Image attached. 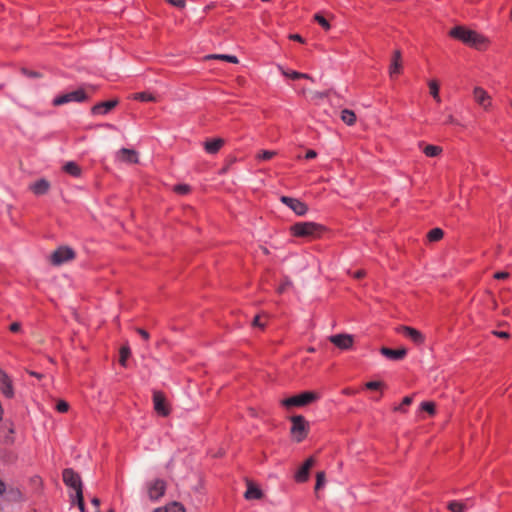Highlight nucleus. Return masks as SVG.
I'll use <instances>...</instances> for the list:
<instances>
[{
  "instance_id": "43",
  "label": "nucleus",
  "mask_w": 512,
  "mask_h": 512,
  "mask_svg": "<svg viewBox=\"0 0 512 512\" xmlns=\"http://www.w3.org/2000/svg\"><path fill=\"white\" fill-rule=\"evenodd\" d=\"M56 409H57V411H59L61 413H65L69 409V404L64 400H60L56 404Z\"/></svg>"
},
{
  "instance_id": "10",
  "label": "nucleus",
  "mask_w": 512,
  "mask_h": 512,
  "mask_svg": "<svg viewBox=\"0 0 512 512\" xmlns=\"http://www.w3.org/2000/svg\"><path fill=\"white\" fill-rule=\"evenodd\" d=\"M281 202L287 205L291 210H293L297 215L302 216L308 211V207L302 201L291 198L288 196H282Z\"/></svg>"
},
{
  "instance_id": "41",
  "label": "nucleus",
  "mask_w": 512,
  "mask_h": 512,
  "mask_svg": "<svg viewBox=\"0 0 512 512\" xmlns=\"http://www.w3.org/2000/svg\"><path fill=\"white\" fill-rule=\"evenodd\" d=\"M365 387L369 390H379L383 387V383L379 381H370L365 384Z\"/></svg>"
},
{
  "instance_id": "46",
  "label": "nucleus",
  "mask_w": 512,
  "mask_h": 512,
  "mask_svg": "<svg viewBox=\"0 0 512 512\" xmlns=\"http://www.w3.org/2000/svg\"><path fill=\"white\" fill-rule=\"evenodd\" d=\"M10 331L13 333H17L21 330V324L19 322H14L9 327Z\"/></svg>"
},
{
  "instance_id": "36",
  "label": "nucleus",
  "mask_w": 512,
  "mask_h": 512,
  "mask_svg": "<svg viewBox=\"0 0 512 512\" xmlns=\"http://www.w3.org/2000/svg\"><path fill=\"white\" fill-rule=\"evenodd\" d=\"M133 98L140 101H155V97L152 94L146 92H140L134 94Z\"/></svg>"
},
{
  "instance_id": "7",
  "label": "nucleus",
  "mask_w": 512,
  "mask_h": 512,
  "mask_svg": "<svg viewBox=\"0 0 512 512\" xmlns=\"http://www.w3.org/2000/svg\"><path fill=\"white\" fill-rule=\"evenodd\" d=\"M75 258V252L69 247H60L51 256L54 265H61Z\"/></svg>"
},
{
  "instance_id": "39",
  "label": "nucleus",
  "mask_w": 512,
  "mask_h": 512,
  "mask_svg": "<svg viewBox=\"0 0 512 512\" xmlns=\"http://www.w3.org/2000/svg\"><path fill=\"white\" fill-rule=\"evenodd\" d=\"M75 496H76V502H77L79 510L81 512H85L86 509H85V504H84L83 491H79L78 494H76Z\"/></svg>"
},
{
  "instance_id": "54",
  "label": "nucleus",
  "mask_w": 512,
  "mask_h": 512,
  "mask_svg": "<svg viewBox=\"0 0 512 512\" xmlns=\"http://www.w3.org/2000/svg\"><path fill=\"white\" fill-rule=\"evenodd\" d=\"M353 276H354L355 278H357V279H360V278H362V277H364V276H365V271H363V270H358V271H356V272L354 273V275H353Z\"/></svg>"
},
{
  "instance_id": "25",
  "label": "nucleus",
  "mask_w": 512,
  "mask_h": 512,
  "mask_svg": "<svg viewBox=\"0 0 512 512\" xmlns=\"http://www.w3.org/2000/svg\"><path fill=\"white\" fill-rule=\"evenodd\" d=\"M341 120L349 125V126H352L355 124L356 122V115L355 113L352 111V110H349V109H344L341 111Z\"/></svg>"
},
{
  "instance_id": "55",
  "label": "nucleus",
  "mask_w": 512,
  "mask_h": 512,
  "mask_svg": "<svg viewBox=\"0 0 512 512\" xmlns=\"http://www.w3.org/2000/svg\"><path fill=\"white\" fill-rule=\"evenodd\" d=\"M92 504L96 507H98L100 505V500L96 497H94L92 500H91Z\"/></svg>"
},
{
  "instance_id": "28",
  "label": "nucleus",
  "mask_w": 512,
  "mask_h": 512,
  "mask_svg": "<svg viewBox=\"0 0 512 512\" xmlns=\"http://www.w3.org/2000/svg\"><path fill=\"white\" fill-rule=\"evenodd\" d=\"M442 152V148L436 145H426L423 149V153L427 157H436Z\"/></svg>"
},
{
  "instance_id": "26",
  "label": "nucleus",
  "mask_w": 512,
  "mask_h": 512,
  "mask_svg": "<svg viewBox=\"0 0 512 512\" xmlns=\"http://www.w3.org/2000/svg\"><path fill=\"white\" fill-rule=\"evenodd\" d=\"M63 170L74 177H79L81 175V168L73 161L67 162L63 166Z\"/></svg>"
},
{
  "instance_id": "6",
  "label": "nucleus",
  "mask_w": 512,
  "mask_h": 512,
  "mask_svg": "<svg viewBox=\"0 0 512 512\" xmlns=\"http://www.w3.org/2000/svg\"><path fill=\"white\" fill-rule=\"evenodd\" d=\"M62 476L64 483L74 489L76 494H78L79 491H83L81 478L73 469H64Z\"/></svg>"
},
{
  "instance_id": "20",
  "label": "nucleus",
  "mask_w": 512,
  "mask_h": 512,
  "mask_svg": "<svg viewBox=\"0 0 512 512\" xmlns=\"http://www.w3.org/2000/svg\"><path fill=\"white\" fill-rule=\"evenodd\" d=\"M224 145V140L222 138H214L205 141L204 149L209 154H216Z\"/></svg>"
},
{
  "instance_id": "51",
  "label": "nucleus",
  "mask_w": 512,
  "mask_h": 512,
  "mask_svg": "<svg viewBox=\"0 0 512 512\" xmlns=\"http://www.w3.org/2000/svg\"><path fill=\"white\" fill-rule=\"evenodd\" d=\"M289 38H290L291 40L298 41V42H301V43H303V42H304V39H303L299 34H291V35L289 36Z\"/></svg>"
},
{
  "instance_id": "52",
  "label": "nucleus",
  "mask_w": 512,
  "mask_h": 512,
  "mask_svg": "<svg viewBox=\"0 0 512 512\" xmlns=\"http://www.w3.org/2000/svg\"><path fill=\"white\" fill-rule=\"evenodd\" d=\"M316 156H317V153L314 150H308L306 155H305V158L306 159H313Z\"/></svg>"
},
{
  "instance_id": "8",
  "label": "nucleus",
  "mask_w": 512,
  "mask_h": 512,
  "mask_svg": "<svg viewBox=\"0 0 512 512\" xmlns=\"http://www.w3.org/2000/svg\"><path fill=\"white\" fill-rule=\"evenodd\" d=\"M316 460L314 457H309L302 466L299 467V469L296 471L294 475V479L298 483H304L308 481L310 470L315 465Z\"/></svg>"
},
{
  "instance_id": "48",
  "label": "nucleus",
  "mask_w": 512,
  "mask_h": 512,
  "mask_svg": "<svg viewBox=\"0 0 512 512\" xmlns=\"http://www.w3.org/2000/svg\"><path fill=\"white\" fill-rule=\"evenodd\" d=\"M136 331H137V333H138L139 335H141V337H142L143 339H145V340H148V339H149V334H148V332H147L146 330H144V329H142V328H137V330H136Z\"/></svg>"
},
{
  "instance_id": "3",
  "label": "nucleus",
  "mask_w": 512,
  "mask_h": 512,
  "mask_svg": "<svg viewBox=\"0 0 512 512\" xmlns=\"http://www.w3.org/2000/svg\"><path fill=\"white\" fill-rule=\"evenodd\" d=\"M317 398L318 396L314 392H304L282 400L281 404L286 408L301 407L312 403Z\"/></svg>"
},
{
  "instance_id": "24",
  "label": "nucleus",
  "mask_w": 512,
  "mask_h": 512,
  "mask_svg": "<svg viewBox=\"0 0 512 512\" xmlns=\"http://www.w3.org/2000/svg\"><path fill=\"white\" fill-rule=\"evenodd\" d=\"M205 60H222L227 61L233 64H237L239 62L238 58L234 55H226V54H210L204 57Z\"/></svg>"
},
{
  "instance_id": "22",
  "label": "nucleus",
  "mask_w": 512,
  "mask_h": 512,
  "mask_svg": "<svg viewBox=\"0 0 512 512\" xmlns=\"http://www.w3.org/2000/svg\"><path fill=\"white\" fill-rule=\"evenodd\" d=\"M153 512H186V510L181 503L174 501L165 507L154 509Z\"/></svg>"
},
{
  "instance_id": "13",
  "label": "nucleus",
  "mask_w": 512,
  "mask_h": 512,
  "mask_svg": "<svg viewBox=\"0 0 512 512\" xmlns=\"http://www.w3.org/2000/svg\"><path fill=\"white\" fill-rule=\"evenodd\" d=\"M399 332L416 344H422L425 340L424 335L420 331L409 326H401Z\"/></svg>"
},
{
  "instance_id": "14",
  "label": "nucleus",
  "mask_w": 512,
  "mask_h": 512,
  "mask_svg": "<svg viewBox=\"0 0 512 512\" xmlns=\"http://www.w3.org/2000/svg\"><path fill=\"white\" fill-rule=\"evenodd\" d=\"M118 104V100H109L105 102L98 103L94 105L91 109L92 114L94 115H104L110 112L113 108H115Z\"/></svg>"
},
{
  "instance_id": "32",
  "label": "nucleus",
  "mask_w": 512,
  "mask_h": 512,
  "mask_svg": "<svg viewBox=\"0 0 512 512\" xmlns=\"http://www.w3.org/2000/svg\"><path fill=\"white\" fill-rule=\"evenodd\" d=\"M282 73L286 77H290L292 79H301V78H303V79H312L310 77V75L305 74V73L296 72V71H292L291 73H288V72L282 70Z\"/></svg>"
},
{
  "instance_id": "2",
  "label": "nucleus",
  "mask_w": 512,
  "mask_h": 512,
  "mask_svg": "<svg viewBox=\"0 0 512 512\" xmlns=\"http://www.w3.org/2000/svg\"><path fill=\"white\" fill-rule=\"evenodd\" d=\"M325 227L315 222H298L291 226V233L296 237L317 239L324 233Z\"/></svg>"
},
{
  "instance_id": "47",
  "label": "nucleus",
  "mask_w": 512,
  "mask_h": 512,
  "mask_svg": "<svg viewBox=\"0 0 512 512\" xmlns=\"http://www.w3.org/2000/svg\"><path fill=\"white\" fill-rule=\"evenodd\" d=\"M509 276L507 272L501 271L494 274V278L498 280L506 279Z\"/></svg>"
},
{
  "instance_id": "4",
  "label": "nucleus",
  "mask_w": 512,
  "mask_h": 512,
  "mask_svg": "<svg viewBox=\"0 0 512 512\" xmlns=\"http://www.w3.org/2000/svg\"><path fill=\"white\" fill-rule=\"evenodd\" d=\"M87 98L88 97L83 89H77L56 97L53 100V105L60 106L70 102H84Z\"/></svg>"
},
{
  "instance_id": "29",
  "label": "nucleus",
  "mask_w": 512,
  "mask_h": 512,
  "mask_svg": "<svg viewBox=\"0 0 512 512\" xmlns=\"http://www.w3.org/2000/svg\"><path fill=\"white\" fill-rule=\"evenodd\" d=\"M444 232L440 228H434L427 234V238L430 242H436L443 238Z\"/></svg>"
},
{
  "instance_id": "60",
  "label": "nucleus",
  "mask_w": 512,
  "mask_h": 512,
  "mask_svg": "<svg viewBox=\"0 0 512 512\" xmlns=\"http://www.w3.org/2000/svg\"><path fill=\"white\" fill-rule=\"evenodd\" d=\"M96 512H100V511H96ZM109 512H114V510H113V509H111Z\"/></svg>"
},
{
  "instance_id": "35",
  "label": "nucleus",
  "mask_w": 512,
  "mask_h": 512,
  "mask_svg": "<svg viewBox=\"0 0 512 512\" xmlns=\"http://www.w3.org/2000/svg\"><path fill=\"white\" fill-rule=\"evenodd\" d=\"M277 154L276 151H270V150H263L261 151L257 156L256 158L258 160H263V161H266V160H270L272 157H274L275 155Z\"/></svg>"
},
{
  "instance_id": "5",
  "label": "nucleus",
  "mask_w": 512,
  "mask_h": 512,
  "mask_svg": "<svg viewBox=\"0 0 512 512\" xmlns=\"http://www.w3.org/2000/svg\"><path fill=\"white\" fill-rule=\"evenodd\" d=\"M291 421V434L297 442H301L307 436V422L301 415L293 416Z\"/></svg>"
},
{
  "instance_id": "27",
  "label": "nucleus",
  "mask_w": 512,
  "mask_h": 512,
  "mask_svg": "<svg viewBox=\"0 0 512 512\" xmlns=\"http://www.w3.org/2000/svg\"><path fill=\"white\" fill-rule=\"evenodd\" d=\"M429 91L433 99L437 102H441L440 94H439V83L436 80H431L428 83Z\"/></svg>"
},
{
  "instance_id": "17",
  "label": "nucleus",
  "mask_w": 512,
  "mask_h": 512,
  "mask_svg": "<svg viewBox=\"0 0 512 512\" xmlns=\"http://www.w3.org/2000/svg\"><path fill=\"white\" fill-rule=\"evenodd\" d=\"M473 96H474L475 101L479 105H481L483 108L487 109L490 106V104H491L490 96L483 88H481V87L474 88Z\"/></svg>"
},
{
  "instance_id": "49",
  "label": "nucleus",
  "mask_w": 512,
  "mask_h": 512,
  "mask_svg": "<svg viewBox=\"0 0 512 512\" xmlns=\"http://www.w3.org/2000/svg\"><path fill=\"white\" fill-rule=\"evenodd\" d=\"M291 285V282L289 280H286L283 284H281L278 288L279 293H283L288 286Z\"/></svg>"
},
{
  "instance_id": "44",
  "label": "nucleus",
  "mask_w": 512,
  "mask_h": 512,
  "mask_svg": "<svg viewBox=\"0 0 512 512\" xmlns=\"http://www.w3.org/2000/svg\"><path fill=\"white\" fill-rule=\"evenodd\" d=\"M252 325L254 327H259L261 329H264V327L266 326V323L261 321V316L260 315H257V316H255V318H254V320L252 322Z\"/></svg>"
},
{
  "instance_id": "30",
  "label": "nucleus",
  "mask_w": 512,
  "mask_h": 512,
  "mask_svg": "<svg viewBox=\"0 0 512 512\" xmlns=\"http://www.w3.org/2000/svg\"><path fill=\"white\" fill-rule=\"evenodd\" d=\"M314 20L326 31L330 30L331 25L329 21L320 13L314 15Z\"/></svg>"
},
{
  "instance_id": "40",
  "label": "nucleus",
  "mask_w": 512,
  "mask_h": 512,
  "mask_svg": "<svg viewBox=\"0 0 512 512\" xmlns=\"http://www.w3.org/2000/svg\"><path fill=\"white\" fill-rule=\"evenodd\" d=\"M310 95H311V100L317 101V100L327 97L329 95V91H325V92L312 91L310 93Z\"/></svg>"
},
{
  "instance_id": "56",
  "label": "nucleus",
  "mask_w": 512,
  "mask_h": 512,
  "mask_svg": "<svg viewBox=\"0 0 512 512\" xmlns=\"http://www.w3.org/2000/svg\"><path fill=\"white\" fill-rule=\"evenodd\" d=\"M4 491H5V484H4V482L0 479V495H1L2 493H4Z\"/></svg>"
},
{
  "instance_id": "53",
  "label": "nucleus",
  "mask_w": 512,
  "mask_h": 512,
  "mask_svg": "<svg viewBox=\"0 0 512 512\" xmlns=\"http://www.w3.org/2000/svg\"><path fill=\"white\" fill-rule=\"evenodd\" d=\"M446 123H448V124H458L457 120L451 114L447 116Z\"/></svg>"
},
{
  "instance_id": "9",
  "label": "nucleus",
  "mask_w": 512,
  "mask_h": 512,
  "mask_svg": "<svg viewBox=\"0 0 512 512\" xmlns=\"http://www.w3.org/2000/svg\"><path fill=\"white\" fill-rule=\"evenodd\" d=\"M329 341L342 350H348L352 347L354 339L350 334H336L329 336Z\"/></svg>"
},
{
  "instance_id": "19",
  "label": "nucleus",
  "mask_w": 512,
  "mask_h": 512,
  "mask_svg": "<svg viewBox=\"0 0 512 512\" xmlns=\"http://www.w3.org/2000/svg\"><path fill=\"white\" fill-rule=\"evenodd\" d=\"M30 189L35 195H44L49 191L50 183L46 179H39L30 185Z\"/></svg>"
},
{
  "instance_id": "45",
  "label": "nucleus",
  "mask_w": 512,
  "mask_h": 512,
  "mask_svg": "<svg viewBox=\"0 0 512 512\" xmlns=\"http://www.w3.org/2000/svg\"><path fill=\"white\" fill-rule=\"evenodd\" d=\"M167 1L172 6L180 8V9L184 8L185 4H186L185 0H167Z\"/></svg>"
},
{
  "instance_id": "58",
  "label": "nucleus",
  "mask_w": 512,
  "mask_h": 512,
  "mask_svg": "<svg viewBox=\"0 0 512 512\" xmlns=\"http://www.w3.org/2000/svg\"><path fill=\"white\" fill-rule=\"evenodd\" d=\"M308 351H309V352H314V351H315V349H314L313 347H310V348L308 349Z\"/></svg>"
},
{
  "instance_id": "57",
  "label": "nucleus",
  "mask_w": 512,
  "mask_h": 512,
  "mask_svg": "<svg viewBox=\"0 0 512 512\" xmlns=\"http://www.w3.org/2000/svg\"><path fill=\"white\" fill-rule=\"evenodd\" d=\"M30 374H31L32 376H34V377H37L38 379H41V378H42V375H41V374H39V373H37V372H33V371H32V372H30Z\"/></svg>"
},
{
  "instance_id": "1",
  "label": "nucleus",
  "mask_w": 512,
  "mask_h": 512,
  "mask_svg": "<svg viewBox=\"0 0 512 512\" xmlns=\"http://www.w3.org/2000/svg\"><path fill=\"white\" fill-rule=\"evenodd\" d=\"M450 35L478 50L485 49L488 43V40L483 35L461 26L453 28L450 31Z\"/></svg>"
},
{
  "instance_id": "23",
  "label": "nucleus",
  "mask_w": 512,
  "mask_h": 512,
  "mask_svg": "<svg viewBox=\"0 0 512 512\" xmlns=\"http://www.w3.org/2000/svg\"><path fill=\"white\" fill-rule=\"evenodd\" d=\"M244 497L247 500L260 499L262 497V492L258 487L254 486L251 483H248V487L244 494Z\"/></svg>"
},
{
  "instance_id": "12",
  "label": "nucleus",
  "mask_w": 512,
  "mask_h": 512,
  "mask_svg": "<svg viewBox=\"0 0 512 512\" xmlns=\"http://www.w3.org/2000/svg\"><path fill=\"white\" fill-rule=\"evenodd\" d=\"M153 403L154 409L159 415L167 416L169 414V408L163 393L155 391L153 394Z\"/></svg>"
},
{
  "instance_id": "59",
  "label": "nucleus",
  "mask_w": 512,
  "mask_h": 512,
  "mask_svg": "<svg viewBox=\"0 0 512 512\" xmlns=\"http://www.w3.org/2000/svg\"><path fill=\"white\" fill-rule=\"evenodd\" d=\"M263 252L264 253H268L267 249L266 248H263Z\"/></svg>"
},
{
  "instance_id": "34",
  "label": "nucleus",
  "mask_w": 512,
  "mask_h": 512,
  "mask_svg": "<svg viewBox=\"0 0 512 512\" xmlns=\"http://www.w3.org/2000/svg\"><path fill=\"white\" fill-rule=\"evenodd\" d=\"M448 509L451 512H464L465 511V505L461 502L452 501L448 504Z\"/></svg>"
},
{
  "instance_id": "38",
  "label": "nucleus",
  "mask_w": 512,
  "mask_h": 512,
  "mask_svg": "<svg viewBox=\"0 0 512 512\" xmlns=\"http://www.w3.org/2000/svg\"><path fill=\"white\" fill-rule=\"evenodd\" d=\"M421 409L430 415L435 414V404L433 402H423L421 404Z\"/></svg>"
},
{
  "instance_id": "21",
  "label": "nucleus",
  "mask_w": 512,
  "mask_h": 512,
  "mask_svg": "<svg viewBox=\"0 0 512 512\" xmlns=\"http://www.w3.org/2000/svg\"><path fill=\"white\" fill-rule=\"evenodd\" d=\"M402 64H401V53L399 50L394 52V58L390 65L389 74L393 77L395 74H399L401 72Z\"/></svg>"
},
{
  "instance_id": "15",
  "label": "nucleus",
  "mask_w": 512,
  "mask_h": 512,
  "mask_svg": "<svg viewBox=\"0 0 512 512\" xmlns=\"http://www.w3.org/2000/svg\"><path fill=\"white\" fill-rule=\"evenodd\" d=\"M116 157L119 161L126 162V163H137L138 162V155L135 150L128 149V148H122L120 149Z\"/></svg>"
},
{
  "instance_id": "31",
  "label": "nucleus",
  "mask_w": 512,
  "mask_h": 512,
  "mask_svg": "<svg viewBox=\"0 0 512 512\" xmlns=\"http://www.w3.org/2000/svg\"><path fill=\"white\" fill-rule=\"evenodd\" d=\"M325 482H326L325 472L319 471L316 474L315 490L318 491L319 489H321L325 485Z\"/></svg>"
},
{
  "instance_id": "37",
  "label": "nucleus",
  "mask_w": 512,
  "mask_h": 512,
  "mask_svg": "<svg viewBox=\"0 0 512 512\" xmlns=\"http://www.w3.org/2000/svg\"><path fill=\"white\" fill-rule=\"evenodd\" d=\"M412 402L413 398L411 396H406L403 398L402 403L399 406L395 407V410L399 412H405L404 407L409 406Z\"/></svg>"
},
{
  "instance_id": "18",
  "label": "nucleus",
  "mask_w": 512,
  "mask_h": 512,
  "mask_svg": "<svg viewBox=\"0 0 512 512\" xmlns=\"http://www.w3.org/2000/svg\"><path fill=\"white\" fill-rule=\"evenodd\" d=\"M0 391L7 398H12L14 395L13 387L8 376L0 370Z\"/></svg>"
},
{
  "instance_id": "42",
  "label": "nucleus",
  "mask_w": 512,
  "mask_h": 512,
  "mask_svg": "<svg viewBox=\"0 0 512 512\" xmlns=\"http://www.w3.org/2000/svg\"><path fill=\"white\" fill-rule=\"evenodd\" d=\"M174 191L178 194H187L190 191V187L186 184H179L174 187Z\"/></svg>"
},
{
  "instance_id": "50",
  "label": "nucleus",
  "mask_w": 512,
  "mask_h": 512,
  "mask_svg": "<svg viewBox=\"0 0 512 512\" xmlns=\"http://www.w3.org/2000/svg\"><path fill=\"white\" fill-rule=\"evenodd\" d=\"M493 334L500 338H508L509 337V334L504 331H493Z\"/></svg>"
},
{
  "instance_id": "33",
  "label": "nucleus",
  "mask_w": 512,
  "mask_h": 512,
  "mask_svg": "<svg viewBox=\"0 0 512 512\" xmlns=\"http://www.w3.org/2000/svg\"><path fill=\"white\" fill-rule=\"evenodd\" d=\"M130 356V349L127 346H123L120 349V359L119 362L122 366H126V361L128 357Z\"/></svg>"
},
{
  "instance_id": "11",
  "label": "nucleus",
  "mask_w": 512,
  "mask_h": 512,
  "mask_svg": "<svg viewBox=\"0 0 512 512\" xmlns=\"http://www.w3.org/2000/svg\"><path fill=\"white\" fill-rule=\"evenodd\" d=\"M166 490V483L163 480L157 479L152 482L148 487V495L152 501L160 499Z\"/></svg>"
},
{
  "instance_id": "16",
  "label": "nucleus",
  "mask_w": 512,
  "mask_h": 512,
  "mask_svg": "<svg viewBox=\"0 0 512 512\" xmlns=\"http://www.w3.org/2000/svg\"><path fill=\"white\" fill-rule=\"evenodd\" d=\"M380 352L383 356L395 361L402 360L407 354V350L405 348L391 349L387 347H382L380 349Z\"/></svg>"
}]
</instances>
